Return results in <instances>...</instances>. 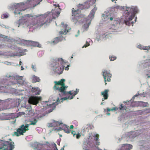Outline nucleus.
I'll list each match as a JSON object with an SVG mask.
<instances>
[{
    "instance_id": "nucleus-1",
    "label": "nucleus",
    "mask_w": 150,
    "mask_h": 150,
    "mask_svg": "<svg viewBox=\"0 0 150 150\" xmlns=\"http://www.w3.org/2000/svg\"><path fill=\"white\" fill-rule=\"evenodd\" d=\"M60 9L59 8L53 9L51 12H47L43 14L32 16L31 14L24 15L25 17H32V19H34L30 23V27L34 26V28H40L44 25H47L51 22L53 19H55L58 17L60 13Z\"/></svg>"
},
{
    "instance_id": "nucleus-2",
    "label": "nucleus",
    "mask_w": 150,
    "mask_h": 150,
    "mask_svg": "<svg viewBox=\"0 0 150 150\" xmlns=\"http://www.w3.org/2000/svg\"><path fill=\"white\" fill-rule=\"evenodd\" d=\"M42 0H29L26 1L25 3H14L11 4L9 6L10 9H15L14 13L16 16L22 14L21 13L22 11L25 10L28 8L32 6L31 2L33 3V7L36 6Z\"/></svg>"
},
{
    "instance_id": "nucleus-3",
    "label": "nucleus",
    "mask_w": 150,
    "mask_h": 150,
    "mask_svg": "<svg viewBox=\"0 0 150 150\" xmlns=\"http://www.w3.org/2000/svg\"><path fill=\"white\" fill-rule=\"evenodd\" d=\"M138 9L137 7L131 6L130 7H126L123 15V23L126 25H130L134 22L131 21L133 18H134L135 14L137 13Z\"/></svg>"
},
{
    "instance_id": "nucleus-4",
    "label": "nucleus",
    "mask_w": 150,
    "mask_h": 150,
    "mask_svg": "<svg viewBox=\"0 0 150 150\" xmlns=\"http://www.w3.org/2000/svg\"><path fill=\"white\" fill-rule=\"evenodd\" d=\"M66 63L62 58H56L51 60L50 66L53 71L57 74H62Z\"/></svg>"
},
{
    "instance_id": "nucleus-5",
    "label": "nucleus",
    "mask_w": 150,
    "mask_h": 150,
    "mask_svg": "<svg viewBox=\"0 0 150 150\" xmlns=\"http://www.w3.org/2000/svg\"><path fill=\"white\" fill-rule=\"evenodd\" d=\"M86 5L85 6L86 7H84L83 4H79L78 5V7L79 8V9H82L85 8H86V5ZM79 9H77V11L75 10H74V8H73L72 10V16L71 17V19L72 22L74 23L75 24H78V23H81L83 22V19H81L79 21L78 20L80 19V18L82 17L83 15L79 13Z\"/></svg>"
},
{
    "instance_id": "nucleus-6",
    "label": "nucleus",
    "mask_w": 150,
    "mask_h": 150,
    "mask_svg": "<svg viewBox=\"0 0 150 150\" xmlns=\"http://www.w3.org/2000/svg\"><path fill=\"white\" fill-rule=\"evenodd\" d=\"M23 78V77L21 76H6L5 78L2 79L6 80L8 83L10 82L13 83L10 86L11 88L7 89V90L8 91H8L12 88V85L19 82L23 83V81L22 80Z\"/></svg>"
},
{
    "instance_id": "nucleus-7",
    "label": "nucleus",
    "mask_w": 150,
    "mask_h": 150,
    "mask_svg": "<svg viewBox=\"0 0 150 150\" xmlns=\"http://www.w3.org/2000/svg\"><path fill=\"white\" fill-rule=\"evenodd\" d=\"M38 122V120L35 119V122L32 121H30L31 123L29 124H26L25 125L23 124L17 130V132H14L16 136L18 137L20 135H23V133H25L26 130H29L28 129L29 127L31 125H35L36 124V123Z\"/></svg>"
},
{
    "instance_id": "nucleus-8",
    "label": "nucleus",
    "mask_w": 150,
    "mask_h": 150,
    "mask_svg": "<svg viewBox=\"0 0 150 150\" xmlns=\"http://www.w3.org/2000/svg\"><path fill=\"white\" fill-rule=\"evenodd\" d=\"M13 83L10 82L8 83L6 80L0 79V93H8V91L7 89L11 88L10 86Z\"/></svg>"
},
{
    "instance_id": "nucleus-9",
    "label": "nucleus",
    "mask_w": 150,
    "mask_h": 150,
    "mask_svg": "<svg viewBox=\"0 0 150 150\" xmlns=\"http://www.w3.org/2000/svg\"><path fill=\"white\" fill-rule=\"evenodd\" d=\"M97 9V8L95 6L91 11L88 18L86 20V23L84 24L83 27V28L85 30H87L88 29L91 20L94 17V14Z\"/></svg>"
},
{
    "instance_id": "nucleus-10",
    "label": "nucleus",
    "mask_w": 150,
    "mask_h": 150,
    "mask_svg": "<svg viewBox=\"0 0 150 150\" xmlns=\"http://www.w3.org/2000/svg\"><path fill=\"white\" fill-rule=\"evenodd\" d=\"M115 13L111 11H105L102 15L103 19L104 21H112L113 19L115 20Z\"/></svg>"
},
{
    "instance_id": "nucleus-11",
    "label": "nucleus",
    "mask_w": 150,
    "mask_h": 150,
    "mask_svg": "<svg viewBox=\"0 0 150 150\" xmlns=\"http://www.w3.org/2000/svg\"><path fill=\"white\" fill-rule=\"evenodd\" d=\"M121 28L120 23L119 21L115 20L113 24L110 28V32L113 33L120 31Z\"/></svg>"
},
{
    "instance_id": "nucleus-12",
    "label": "nucleus",
    "mask_w": 150,
    "mask_h": 150,
    "mask_svg": "<svg viewBox=\"0 0 150 150\" xmlns=\"http://www.w3.org/2000/svg\"><path fill=\"white\" fill-rule=\"evenodd\" d=\"M138 135V134L135 131H131L128 132L126 135V138L127 141H132L134 138Z\"/></svg>"
},
{
    "instance_id": "nucleus-13",
    "label": "nucleus",
    "mask_w": 150,
    "mask_h": 150,
    "mask_svg": "<svg viewBox=\"0 0 150 150\" xmlns=\"http://www.w3.org/2000/svg\"><path fill=\"white\" fill-rule=\"evenodd\" d=\"M108 34L107 33L98 32L96 34V40L98 41L105 40L108 37Z\"/></svg>"
},
{
    "instance_id": "nucleus-14",
    "label": "nucleus",
    "mask_w": 150,
    "mask_h": 150,
    "mask_svg": "<svg viewBox=\"0 0 150 150\" xmlns=\"http://www.w3.org/2000/svg\"><path fill=\"white\" fill-rule=\"evenodd\" d=\"M41 100V97L36 96H31L29 98L28 102L29 104L36 105L38 103L39 101Z\"/></svg>"
},
{
    "instance_id": "nucleus-15",
    "label": "nucleus",
    "mask_w": 150,
    "mask_h": 150,
    "mask_svg": "<svg viewBox=\"0 0 150 150\" xmlns=\"http://www.w3.org/2000/svg\"><path fill=\"white\" fill-rule=\"evenodd\" d=\"M14 113H2L0 114V120H7L12 119L14 117Z\"/></svg>"
},
{
    "instance_id": "nucleus-16",
    "label": "nucleus",
    "mask_w": 150,
    "mask_h": 150,
    "mask_svg": "<svg viewBox=\"0 0 150 150\" xmlns=\"http://www.w3.org/2000/svg\"><path fill=\"white\" fill-rule=\"evenodd\" d=\"M23 18L19 19L15 23V25L18 27H22L23 28L28 26V23L25 20L23 19Z\"/></svg>"
},
{
    "instance_id": "nucleus-17",
    "label": "nucleus",
    "mask_w": 150,
    "mask_h": 150,
    "mask_svg": "<svg viewBox=\"0 0 150 150\" xmlns=\"http://www.w3.org/2000/svg\"><path fill=\"white\" fill-rule=\"evenodd\" d=\"M61 25H62L63 29H61V31L59 32V33L61 35H65L67 33L70 29L68 27L67 25H64L63 22L61 23Z\"/></svg>"
},
{
    "instance_id": "nucleus-18",
    "label": "nucleus",
    "mask_w": 150,
    "mask_h": 150,
    "mask_svg": "<svg viewBox=\"0 0 150 150\" xmlns=\"http://www.w3.org/2000/svg\"><path fill=\"white\" fill-rule=\"evenodd\" d=\"M45 144L38 143L37 142H34L31 145V146L33 148L34 150H42L41 147Z\"/></svg>"
},
{
    "instance_id": "nucleus-19",
    "label": "nucleus",
    "mask_w": 150,
    "mask_h": 150,
    "mask_svg": "<svg viewBox=\"0 0 150 150\" xmlns=\"http://www.w3.org/2000/svg\"><path fill=\"white\" fill-rule=\"evenodd\" d=\"M53 89L55 91L57 90L62 93L63 95H64L66 94V90L67 89L63 86H61V87L60 88L59 87L57 86L56 85H54L53 87Z\"/></svg>"
},
{
    "instance_id": "nucleus-20",
    "label": "nucleus",
    "mask_w": 150,
    "mask_h": 150,
    "mask_svg": "<svg viewBox=\"0 0 150 150\" xmlns=\"http://www.w3.org/2000/svg\"><path fill=\"white\" fill-rule=\"evenodd\" d=\"M63 39V38L62 37H57L53 40V41L51 42V43L53 45L56 44L58 42L62 41Z\"/></svg>"
},
{
    "instance_id": "nucleus-21",
    "label": "nucleus",
    "mask_w": 150,
    "mask_h": 150,
    "mask_svg": "<svg viewBox=\"0 0 150 150\" xmlns=\"http://www.w3.org/2000/svg\"><path fill=\"white\" fill-rule=\"evenodd\" d=\"M96 1V0H88L84 4L86 5V8H88L91 6Z\"/></svg>"
},
{
    "instance_id": "nucleus-22",
    "label": "nucleus",
    "mask_w": 150,
    "mask_h": 150,
    "mask_svg": "<svg viewBox=\"0 0 150 150\" xmlns=\"http://www.w3.org/2000/svg\"><path fill=\"white\" fill-rule=\"evenodd\" d=\"M31 91L33 93H35V95H39L40 92V91L39 88L35 87L32 88Z\"/></svg>"
},
{
    "instance_id": "nucleus-23",
    "label": "nucleus",
    "mask_w": 150,
    "mask_h": 150,
    "mask_svg": "<svg viewBox=\"0 0 150 150\" xmlns=\"http://www.w3.org/2000/svg\"><path fill=\"white\" fill-rule=\"evenodd\" d=\"M137 47L140 50H148L150 49V46H144L142 45H137Z\"/></svg>"
},
{
    "instance_id": "nucleus-24",
    "label": "nucleus",
    "mask_w": 150,
    "mask_h": 150,
    "mask_svg": "<svg viewBox=\"0 0 150 150\" xmlns=\"http://www.w3.org/2000/svg\"><path fill=\"white\" fill-rule=\"evenodd\" d=\"M30 45L33 46L34 47H41V45L37 42L33 41L31 40V44Z\"/></svg>"
},
{
    "instance_id": "nucleus-25",
    "label": "nucleus",
    "mask_w": 150,
    "mask_h": 150,
    "mask_svg": "<svg viewBox=\"0 0 150 150\" xmlns=\"http://www.w3.org/2000/svg\"><path fill=\"white\" fill-rule=\"evenodd\" d=\"M104 79V81L105 84H106V82L108 81L109 82L110 81V78L111 77V76H103Z\"/></svg>"
},
{
    "instance_id": "nucleus-26",
    "label": "nucleus",
    "mask_w": 150,
    "mask_h": 150,
    "mask_svg": "<svg viewBox=\"0 0 150 150\" xmlns=\"http://www.w3.org/2000/svg\"><path fill=\"white\" fill-rule=\"evenodd\" d=\"M40 80L39 77L36 76H33L32 77V82L33 83L39 82Z\"/></svg>"
},
{
    "instance_id": "nucleus-27",
    "label": "nucleus",
    "mask_w": 150,
    "mask_h": 150,
    "mask_svg": "<svg viewBox=\"0 0 150 150\" xmlns=\"http://www.w3.org/2000/svg\"><path fill=\"white\" fill-rule=\"evenodd\" d=\"M31 40H21V43L24 45H30L31 44Z\"/></svg>"
},
{
    "instance_id": "nucleus-28",
    "label": "nucleus",
    "mask_w": 150,
    "mask_h": 150,
    "mask_svg": "<svg viewBox=\"0 0 150 150\" xmlns=\"http://www.w3.org/2000/svg\"><path fill=\"white\" fill-rule=\"evenodd\" d=\"M108 90L105 89L103 92H101V94L103 95V97H106V98H108Z\"/></svg>"
},
{
    "instance_id": "nucleus-29",
    "label": "nucleus",
    "mask_w": 150,
    "mask_h": 150,
    "mask_svg": "<svg viewBox=\"0 0 150 150\" xmlns=\"http://www.w3.org/2000/svg\"><path fill=\"white\" fill-rule=\"evenodd\" d=\"M65 79H62L61 80H60L59 81H54V83L55 84V85H60L61 86V84H62V83L64 82L65 81Z\"/></svg>"
},
{
    "instance_id": "nucleus-30",
    "label": "nucleus",
    "mask_w": 150,
    "mask_h": 150,
    "mask_svg": "<svg viewBox=\"0 0 150 150\" xmlns=\"http://www.w3.org/2000/svg\"><path fill=\"white\" fill-rule=\"evenodd\" d=\"M102 73V75H111V74H110V71L109 70H107L105 69L103 70Z\"/></svg>"
},
{
    "instance_id": "nucleus-31",
    "label": "nucleus",
    "mask_w": 150,
    "mask_h": 150,
    "mask_svg": "<svg viewBox=\"0 0 150 150\" xmlns=\"http://www.w3.org/2000/svg\"><path fill=\"white\" fill-rule=\"evenodd\" d=\"M9 17V14L8 13H5L2 14L1 18L2 19H4L8 18Z\"/></svg>"
},
{
    "instance_id": "nucleus-32",
    "label": "nucleus",
    "mask_w": 150,
    "mask_h": 150,
    "mask_svg": "<svg viewBox=\"0 0 150 150\" xmlns=\"http://www.w3.org/2000/svg\"><path fill=\"white\" fill-rule=\"evenodd\" d=\"M91 40V39H87V41H86V44L82 47V48H83L84 47H86L89 46L90 44L89 42H90Z\"/></svg>"
},
{
    "instance_id": "nucleus-33",
    "label": "nucleus",
    "mask_w": 150,
    "mask_h": 150,
    "mask_svg": "<svg viewBox=\"0 0 150 150\" xmlns=\"http://www.w3.org/2000/svg\"><path fill=\"white\" fill-rule=\"evenodd\" d=\"M53 122L54 123V126H58L60 125V124H62V123H60L59 122L57 121L54 120H53Z\"/></svg>"
},
{
    "instance_id": "nucleus-34",
    "label": "nucleus",
    "mask_w": 150,
    "mask_h": 150,
    "mask_svg": "<svg viewBox=\"0 0 150 150\" xmlns=\"http://www.w3.org/2000/svg\"><path fill=\"white\" fill-rule=\"evenodd\" d=\"M9 144V142L5 141V142H4L2 144V145L4 147H6V146L8 147Z\"/></svg>"
},
{
    "instance_id": "nucleus-35",
    "label": "nucleus",
    "mask_w": 150,
    "mask_h": 150,
    "mask_svg": "<svg viewBox=\"0 0 150 150\" xmlns=\"http://www.w3.org/2000/svg\"><path fill=\"white\" fill-rule=\"evenodd\" d=\"M139 111L141 113L143 111H144L146 113H149V112H150V109H146L144 110H139Z\"/></svg>"
},
{
    "instance_id": "nucleus-36",
    "label": "nucleus",
    "mask_w": 150,
    "mask_h": 150,
    "mask_svg": "<svg viewBox=\"0 0 150 150\" xmlns=\"http://www.w3.org/2000/svg\"><path fill=\"white\" fill-rule=\"evenodd\" d=\"M140 102L141 103V104L144 107H147L148 105V103L147 102H144L142 101H140Z\"/></svg>"
},
{
    "instance_id": "nucleus-37",
    "label": "nucleus",
    "mask_w": 150,
    "mask_h": 150,
    "mask_svg": "<svg viewBox=\"0 0 150 150\" xmlns=\"http://www.w3.org/2000/svg\"><path fill=\"white\" fill-rule=\"evenodd\" d=\"M9 144H8V146H9V147H10V149L9 150L8 149V150H12V149H13L14 147V145L12 144H11V143L10 142H9Z\"/></svg>"
},
{
    "instance_id": "nucleus-38",
    "label": "nucleus",
    "mask_w": 150,
    "mask_h": 150,
    "mask_svg": "<svg viewBox=\"0 0 150 150\" xmlns=\"http://www.w3.org/2000/svg\"><path fill=\"white\" fill-rule=\"evenodd\" d=\"M116 57L115 56H109V59L110 61H113L116 59Z\"/></svg>"
},
{
    "instance_id": "nucleus-39",
    "label": "nucleus",
    "mask_w": 150,
    "mask_h": 150,
    "mask_svg": "<svg viewBox=\"0 0 150 150\" xmlns=\"http://www.w3.org/2000/svg\"><path fill=\"white\" fill-rule=\"evenodd\" d=\"M65 132L67 133H69L70 132L71 130L68 129V128H66V129H63Z\"/></svg>"
},
{
    "instance_id": "nucleus-40",
    "label": "nucleus",
    "mask_w": 150,
    "mask_h": 150,
    "mask_svg": "<svg viewBox=\"0 0 150 150\" xmlns=\"http://www.w3.org/2000/svg\"><path fill=\"white\" fill-rule=\"evenodd\" d=\"M21 55H22L18 53L14 52L11 55V56L14 57L15 56H19L20 57Z\"/></svg>"
},
{
    "instance_id": "nucleus-41",
    "label": "nucleus",
    "mask_w": 150,
    "mask_h": 150,
    "mask_svg": "<svg viewBox=\"0 0 150 150\" xmlns=\"http://www.w3.org/2000/svg\"><path fill=\"white\" fill-rule=\"evenodd\" d=\"M22 107H23V108H25L27 109H29L30 108V109L31 108L30 106H28V105H26L25 104V105H23V106H22Z\"/></svg>"
},
{
    "instance_id": "nucleus-42",
    "label": "nucleus",
    "mask_w": 150,
    "mask_h": 150,
    "mask_svg": "<svg viewBox=\"0 0 150 150\" xmlns=\"http://www.w3.org/2000/svg\"><path fill=\"white\" fill-rule=\"evenodd\" d=\"M79 89L77 88L76 89V90L74 91V93L73 94V95H74V96H75V95H76L79 92Z\"/></svg>"
},
{
    "instance_id": "nucleus-43",
    "label": "nucleus",
    "mask_w": 150,
    "mask_h": 150,
    "mask_svg": "<svg viewBox=\"0 0 150 150\" xmlns=\"http://www.w3.org/2000/svg\"><path fill=\"white\" fill-rule=\"evenodd\" d=\"M117 108H113L112 109H110L108 108H107V110L108 111H110L116 110V109Z\"/></svg>"
},
{
    "instance_id": "nucleus-44",
    "label": "nucleus",
    "mask_w": 150,
    "mask_h": 150,
    "mask_svg": "<svg viewBox=\"0 0 150 150\" xmlns=\"http://www.w3.org/2000/svg\"><path fill=\"white\" fill-rule=\"evenodd\" d=\"M69 96L68 97H65L64 98H62L61 99V102H62L64 100H67L69 98Z\"/></svg>"
},
{
    "instance_id": "nucleus-45",
    "label": "nucleus",
    "mask_w": 150,
    "mask_h": 150,
    "mask_svg": "<svg viewBox=\"0 0 150 150\" xmlns=\"http://www.w3.org/2000/svg\"><path fill=\"white\" fill-rule=\"evenodd\" d=\"M47 126L49 127H53L54 126V125L52 123H48L47 124Z\"/></svg>"
},
{
    "instance_id": "nucleus-46",
    "label": "nucleus",
    "mask_w": 150,
    "mask_h": 150,
    "mask_svg": "<svg viewBox=\"0 0 150 150\" xmlns=\"http://www.w3.org/2000/svg\"><path fill=\"white\" fill-rule=\"evenodd\" d=\"M139 91H138L137 92V93L132 98V99L131 100H134V98L136 97H137V96H139ZM132 102V101H131V102Z\"/></svg>"
},
{
    "instance_id": "nucleus-47",
    "label": "nucleus",
    "mask_w": 150,
    "mask_h": 150,
    "mask_svg": "<svg viewBox=\"0 0 150 150\" xmlns=\"http://www.w3.org/2000/svg\"><path fill=\"white\" fill-rule=\"evenodd\" d=\"M61 86H63L66 89L68 87V86H65V83L64 82L62 83V84H61Z\"/></svg>"
},
{
    "instance_id": "nucleus-48",
    "label": "nucleus",
    "mask_w": 150,
    "mask_h": 150,
    "mask_svg": "<svg viewBox=\"0 0 150 150\" xmlns=\"http://www.w3.org/2000/svg\"><path fill=\"white\" fill-rule=\"evenodd\" d=\"M32 68L33 69V70L34 71H36V66L35 65H32Z\"/></svg>"
},
{
    "instance_id": "nucleus-49",
    "label": "nucleus",
    "mask_w": 150,
    "mask_h": 150,
    "mask_svg": "<svg viewBox=\"0 0 150 150\" xmlns=\"http://www.w3.org/2000/svg\"><path fill=\"white\" fill-rule=\"evenodd\" d=\"M139 96H140V97H145V96L144 94V93H139Z\"/></svg>"
},
{
    "instance_id": "nucleus-50",
    "label": "nucleus",
    "mask_w": 150,
    "mask_h": 150,
    "mask_svg": "<svg viewBox=\"0 0 150 150\" xmlns=\"http://www.w3.org/2000/svg\"><path fill=\"white\" fill-rule=\"evenodd\" d=\"M119 108L120 110H123L124 106H123L122 104H121L120 105V106L119 107Z\"/></svg>"
},
{
    "instance_id": "nucleus-51",
    "label": "nucleus",
    "mask_w": 150,
    "mask_h": 150,
    "mask_svg": "<svg viewBox=\"0 0 150 150\" xmlns=\"http://www.w3.org/2000/svg\"><path fill=\"white\" fill-rule=\"evenodd\" d=\"M4 64L7 65H11V63L8 62H4Z\"/></svg>"
},
{
    "instance_id": "nucleus-52",
    "label": "nucleus",
    "mask_w": 150,
    "mask_h": 150,
    "mask_svg": "<svg viewBox=\"0 0 150 150\" xmlns=\"http://www.w3.org/2000/svg\"><path fill=\"white\" fill-rule=\"evenodd\" d=\"M1 38H7V36L3 35H1Z\"/></svg>"
},
{
    "instance_id": "nucleus-53",
    "label": "nucleus",
    "mask_w": 150,
    "mask_h": 150,
    "mask_svg": "<svg viewBox=\"0 0 150 150\" xmlns=\"http://www.w3.org/2000/svg\"><path fill=\"white\" fill-rule=\"evenodd\" d=\"M71 91H69V92H66V94H69L70 95H73V93H71Z\"/></svg>"
},
{
    "instance_id": "nucleus-54",
    "label": "nucleus",
    "mask_w": 150,
    "mask_h": 150,
    "mask_svg": "<svg viewBox=\"0 0 150 150\" xmlns=\"http://www.w3.org/2000/svg\"><path fill=\"white\" fill-rule=\"evenodd\" d=\"M76 138L77 139H78L79 138V137L81 136V135L79 134H76Z\"/></svg>"
},
{
    "instance_id": "nucleus-55",
    "label": "nucleus",
    "mask_w": 150,
    "mask_h": 150,
    "mask_svg": "<svg viewBox=\"0 0 150 150\" xmlns=\"http://www.w3.org/2000/svg\"><path fill=\"white\" fill-rule=\"evenodd\" d=\"M71 134H73V136H74V135L76 134L75 133V132L74 131H72L71 132Z\"/></svg>"
},
{
    "instance_id": "nucleus-56",
    "label": "nucleus",
    "mask_w": 150,
    "mask_h": 150,
    "mask_svg": "<svg viewBox=\"0 0 150 150\" xmlns=\"http://www.w3.org/2000/svg\"><path fill=\"white\" fill-rule=\"evenodd\" d=\"M131 101H132V100H130L129 101L127 100L126 101H123V103H127L128 102H131Z\"/></svg>"
},
{
    "instance_id": "nucleus-57",
    "label": "nucleus",
    "mask_w": 150,
    "mask_h": 150,
    "mask_svg": "<svg viewBox=\"0 0 150 150\" xmlns=\"http://www.w3.org/2000/svg\"><path fill=\"white\" fill-rule=\"evenodd\" d=\"M69 66H70L69 65H67V66L65 67V70H68L69 69Z\"/></svg>"
},
{
    "instance_id": "nucleus-58",
    "label": "nucleus",
    "mask_w": 150,
    "mask_h": 150,
    "mask_svg": "<svg viewBox=\"0 0 150 150\" xmlns=\"http://www.w3.org/2000/svg\"><path fill=\"white\" fill-rule=\"evenodd\" d=\"M60 100H59V98H58L57 100V104H58L60 103Z\"/></svg>"
},
{
    "instance_id": "nucleus-59",
    "label": "nucleus",
    "mask_w": 150,
    "mask_h": 150,
    "mask_svg": "<svg viewBox=\"0 0 150 150\" xmlns=\"http://www.w3.org/2000/svg\"><path fill=\"white\" fill-rule=\"evenodd\" d=\"M42 53V52L41 51H39L38 52V55L40 56H41V55H40V54H41Z\"/></svg>"
},
{
    "instance_id": "nucleus-60",
    "label": "nucleus",
    "mask_w": 150,
    "mask_h": 150,
    "mask_svg": "<svg viewBox=\"0 0 150 150\" xmlns=\"http://www.w3.org/2000/svg\"><path fill=\"white\" fill-rule=\"evenodd\" d=\"M53 5L54 6H55V7H59V4H53Z\"/></svg>"
},
{
    "instance_id": "nucleus-61",
    "label": "nucleus",
    "mask_w": 150,
    "mask_h": 150,
    "mask_svg": "<svg viewBox=\"0 0 150 150\" xmlns=\"http://www.w3.org/2000/svg\"><path fill=\"white\" fill-rule=\"evenodd\" d=\"M63 129L62 128H61V127H59L58 129H57V131H61L62 130H63Z\"/></svg>"
},
{
    "instance_id": "nucleus-62",
    "label": "nucleus",
    "mask_w": 150,
    "mask_h": 150,
    "mask_svg": "<svg viewBox=\"0 0 150 150\" xmlns=\"http://www.w3.org/2000/svg\"><path fill=\"white\" fill-rule=\"evenodd\" d=\"M117 139L119 140V141L117 142V143H119L120 142L121 140H122L121 139H120V138H117Z\"/></svg>"
},
{
    "instance_id": "nucleus-63",
    "label": "nucleus",
    "mask_w": 150,
    "mask_h": 150,
    "mask_svg": "<svg viewBox=\"0 0 150 150\" xmlns=\"http://www.w3.org/2000/svg\"><path fill=\"white\" fill-rule=\"evenodd\" d=\"M57 128H55V127H54L53 128V129L52 130V131H56V130H57Z\"/></svg>"
},
{
    "instance_id": "nucleus-64",
    "label": "nucleus",
    "mask_w": 150,
    "mask_h": 150,
    "mask_svg": "<svg viewBox=\"0 0 150 150\" xmlns=\"http://www.w3.org/2000/svg\"><path fill=\"white\" fill-rule=\"evenodd\" d=\"M53 108H52V109H50L49 110V112H50L52 111L53 110Z\"/></svg>"
}]
</instances>
